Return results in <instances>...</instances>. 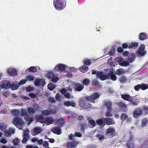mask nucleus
<instances>
[{"instance_id": "nucleus-1", "label": "nucleus", "mask_w": 148, "mask_h": 148, "mask_svg": "<svg viewBox=\"0 0 148 148\" xmlns=\"http://www.w3.org/2000/svg\"><path fill=\"white\" fill-rule=\"evenodd\" d=\"M113 73L112 70H110V73H108V75H104L102 72L98 71L97 74V77L101 81H104L110 78L112 80L115 81L116 80L117 77L116 75L113 74Z\"/></svg>"}, {"instance_id": "nucleus-2", "label": "nucleus", "mask_w": 148, "mask_h": 148, "mask_svg": "<svg viewBox=\"0 0 148 148\" xmlns=\"http://www.w3.org/2000/svg\"><path fill=\"white\" fill-rule=\"evenodd\" d=\"M64 3L66 4L65 0H54L53 4L57 10H62L64 7Z\"/></svg>"}, {"instance_id": "nucleus-3", "label": "nucleus", "mask_w": 148, "mask_h": 148, "mask_svg": "<svg viewBox=\"0 0 148 148\" xmlns=\"http://www.w3.org/2000/svg\"><path fill=\"white\" fill-rule=\"evenodd\" d=\"M12 123L17 127L18 126H21L24 124L22 118L19 117H14Z\"/></svg>"}, {"instance_id": "nucleus-4", "label": "nucleus", "mask_w": 148, "mask_h": 148, "mask_svg": "<svg viewBox=\"0 0 148 148\" xmlns=\"http://www.w3.org/2000/svg\"><path fill=\"white\" fill-rule=\"evenodd\" d=\"M115 131V130L114 127H108L106 130L105 135L108 136L110 138H112L116 135Z\"/></svg>"}, {"instance_id": "nucleus-5", "label": "nucleus", "mask_w": 148, "mask_h": 148, "mask_svg": "<svg viewBox=\"0 0 148 148\" xmlns=\"http://www.w3.org/2000/svg\"><path fill=\"white\" fill-rule=\"evenodd\" d=\"M100 95L97 92H95L90 96H87L86 97V99L89 101H90L93 103H95V100L96 99L99 98Z\"/></svg>"}, {"instance_id": "nucleus-6", "label": "nucleus", "mask_w": 148, "mask_h": 148, "mask_svg": "<svg viewBox=\"0 0 148 148\" xmlns=\"http://www.w3.org/2000/svg\"><path fill=\"white\" fill-rule=\"evenodd\" d=\"M47 77L49 79H51L52 82L54 83L57 82L59 79V77L56 76L52 71L48 73Z\"/></svg>"}, {"instance_id": "nucleus-7", "label": "nucleus", "mask_w": 148, "mask_h": 148, "mask_svg": "<svg viewBox=\"0 0 148 148\" xmlns=\"http://www.w3.org/2000/svg\"><path fill=\"white\" fill-rule=\"evenodd\" d=\"M134 136L132 135H130L129 139L127 140L126 144L128 148H134Z\"/></svg>"}, {"instance_id": "nucleus-8", "label": "nucleus", "mask_w": 148, "mask_h": 148, "mask_svg": "<svg viewBox=\"0 0 148 148\" xmlns=\"http://www.w3.org/2000/svg\"><path fill=\"white\" fill-rule=\"evenodd\" d=\"M138 46V43L133 42L128 45L127 43H124L122 45V48L125 49L128 47L130 49L133 48L134 49L136 48Z\"/></svg>"}, {"instance_id": "nucleus-9", "label": "nucleus", "mask_w": 148, "mask_h": 148, "mask_svg": "<svg viewBox=\"0 0 148 148\" xmlns=\"http://www.w3.org/2000/svg\"><path fill=\"white\" fill-rule=\"evenodd\" d=\"M143 110L142 109L140 108H138L135 109L133 112V116L135 118H137V117L142 114Z\"/></svg>"}, {"instance_id": "nucleus-10", "label": "nucleus", "mask_w": 148, "mask_h": 148, "mask_svg": "<svg viewBox=\"0 0 148 148\" xmlns=\"http://www.w3.org/2000/svg\"><path fill=\"white\" fill-rule=\"evenodd\" d=\"M61 127L59 126H55L52 128L51 131L55 134L60 135L62 133V129Z\"/></svg>"}, {"instance_id": "nucleus-11", "label": "nucleus", "mask_w": 148, "mask_h": 148, "mask_svg": "<svg viewBox=\"0 0 148 148\" xmlns=\"http://www.w3.org/2000/svg\"><path fill=\"white\" fill-rule=\"evenodd\" d=\"M73 84L74 85L75 87V90L77 91H80L84 88L83 85L80 84L79 83L73 82Z\"/></svg>"}, {"instance_id": "nucleus-12", "label": "nucleus", "mask_w": 148, "mask_h": 148, "mask_svg": "<svg viewBox=\"0 0 148 148\" xmlns=\"http://www.w3.org/2000/svg\"><path fill=\"white\" fill-rule=\"evenodd\" d=\"M104 123L107 125H110L115 123V121L112 118L107 117L104 119Z\"/></svg>"}, {"instance_id": "nucleus-13", "label": "nucleus", "mask_w": 148, "mask_h": 148, "mask_svg": "<svg viewBox=\"0 0 148 148\" xmlns=\"http://www.w3.org/2000/svg\"><path fill=\"white\" fill-rule=\"evenodd\" d=\"M66 67L65 64H59L55 66V69H56V71H57V69H58V71H63L65 70Z\"/></svg>"}, {"instance_id": "nucleus-14", "label": "nucleus", "mask_w": 148, "mask_h": 148, "mask_svg": "<svg viewBox=\"0 0 148 148\" xmlns=\"http://www.w3.org/2000/svg\"><path fill=\"white\" fill-rule=\"evenodd\" d=\"M103 105L107 108V109L109 110L112 109V103L110 100H104L103 101Z\"/></svg>"}, {"instance_id": "nucleus-15", "label": "nucleus", "mask_w": 148, "mask_h": 148, "mask_svg": "<svg viewBox=\"0 0 148 148\" xmlns=\"http://www.w3.org/2000/svg\"><path fill=\"white\" fill-rule=\"evenodd\" d=\"M77 144L75 141H69L66 143V147L68 148H74L76 147Z\"/></svg>"}, {"instance_id": "nucleus-16", "label": "nucleus", "mask_w": 148, "mask_h": 148, "mask_svg": "<svg viewBox=\"0 0 148 148\" xmlns=\"http://www.w3.org/2000/svg\"><path fill=\"white\" fill-rule=\"evenodd\" d=\"M65 121L63 118H61L57 119L55 122L56 124L60 127H62L64 125Z\"/></svg>"}, {"instance_id": "nucleus-17", "label": "nucleus", "mask_w": 148, "mask_h": 148, "mask_svg": "<svg viewBox=\"0 0 148 148\" xmlns=\"http://www.w3.org/2000/svg\"><path fill=\"white\" fill-rule=\"evenodd\" d=\"M145 49V46L143 44H141L140 45L138 50V54L142 56L144 55L145 54L144 50Z\"/></svg>"}, {"instance_id": "nucleus-18", "label": "nucleus", "mask_w": 148, "mask_h": 148, "mask_svg": "<svg viewBox=\"0 0 148 148\" xmlns=\"http://www.w3.org/2000/svg\"><path fill=\"white\" fill-rule=\"evenodd\" d=\"M7 73L11 76H16L17 74L16 70L12 68L8 69Z\"/></svg>"}, {"instance_id": "nucleus-19", "label": "nucleus", "mask_w": 148, "mask_h": 148, "mask_svg": "<svg viewBox=\"0 0 148 148\" xmlns=\"http://www.w3.org/2000/svg\"><path fill=\"white\" fill-rule=\"evenodd\" d=\"M64 105L66 106L69 107L71 106L73 107H74L76 106V103L73 101H67L64 102Z\"/></svg>"}, {"instance_id": "nucleus-20", "label": "nucleus", "mask_w": 148, "mask_h": 148, "mask_svg": "<svg viewBox=\"0 0 148 148\" xmlns=\"http://www.w3.org/2000/svg\"><path fill=\"white\" fill-rule=\"evenodd\" d=\"M121 98L124 100L129 101L131 100V99L132 97L129 95L122 94L121 95Z\"/></svg>"}, {"instance_id": "nucleus-21", "label": "nucleus", "mask_w": 148, "mask_h": 148, "mask_svg": "<svg viewBox=\"0 0 148 148\" xmlns=\"http://www.w3.org/2000/svg\"><path fill=\"white\" fill-rule=\"evenodd\" d=\"M79 105L81 108H85L86 107V104L85 101L82 99H80L79 101Z\"/></svg>"}, {"instance_id": "nucleus-22", "label": "nucleus", "mask_w": 148, "mask_h": 148, "mask_svg": "<svg viewBox=\"0 0 148 148\" xmlns=\"http://www.w3.org/2000/svg\"><path fill=\"white\" fill-rule=\"evenodd\" d=\"M135 55L134 53H132L131 54L128 56V58L127 60V61L129 63H131L133 62L134 61V59Z\"/></svg>"}, {"instance_id": "nucleus-23", "label": "nucleus", "mask_w": 148, "mask_h": 148, "mask_svg": "<svg viewBox=\"0 0 148 148\" xmlns=\"http://www.w3.org/2000/svg\"><path fill=\"white\" fill-rule=\"evenodd\" d=\"M45 121L46 124L48 125L52 123L53 121V120L52 118L48 117L46 118Z\"/></svg>"}, {"instance_id": "nucleus-24", "label": "nucleus", "mask_w": 148, "mask_h": 148, "mask_svg": "<svg viewBox=\"0 0 148 148\" xmlns=\"http://www.w3.org/2000/svg\"><path fill=\"white\" fill-rule=\"evenodd\" d=\"M97 123L99 126H104L105 123L104 122L103 120L101 118L99 119L96 121Z\"/></svg>"}, {"instance_id": "nucleus-25", "label": "nucleus", "mask_w": 148, "mask_h": 148, "mask_svg": "<svg viewBox=\"0 0 148 148\" xmlns=\"http://www.w3.org/2000/svg\"><path fill=\"white\" fill-rule=\"evenodd\" d=\"M117 104L119 107L120 108H127V106L123 101H119Z\"/></svg>"}, {"instance_id": "nucleus-26", "label": "nucleus", "mask_w": 148, "mask_h": 148, "mask_svg": "<svg viewBox=\"0 0 148 148\" xmlns=\"http://www.w3.org/2000/svg\"><path fill=\"white\" fill-rule=\"evenodd\" d=\"M125 69H119L116 71L115 73L118 75H120L125 73Z\"/></svg>"}, {"instance_id": "nucleus-27", "label": "nucleus", "mask_w": 148, "mask_h": 148, "mask_svg": "<svg viewBox=\"0 0 148 148\" xmlns=\"http://www.w3.org/2000/svg\"><path fill=\"white\" fill-rule=\"evenodd\" d=\"M147 34L145 32H142L140 34L139 36V39L141 40H143L146 39Z\"/></svg>"}, {"instance_id": "nucleus-28", "label": "nucleus", "mask_w": 148, "mask_h": 148, "mask_svg": "<svg viewBox=\"0 0 148 148\" xmlns=\"http://www.w3.org/2000/svg\"><path fill=\"white\" fill-rule=\"evenodd\" d=\"M131 105L135 107L137 106L139 103V101H135L132 97L131 99V100L130 101Z\"/></svg>"}, {"instance_id": "nucleus-29", "label": "nucleus", "mask_w": 148, "mask_h": 148, "mask_svg": "<svg viewBox=\"0 0 148 148\" xmlns=\"http://www.w3.org/2000/svg\"><path fill=\"white\" fill-rule=\"evenodd\" d=\"M11 112L13 116L18 117L19 112V110H17L13 109L11 110Z\"/></svg>"}, {"instance_id": "nucleus-30", "label": "nucleus", "mask_w": 148, "mask_h": 148, "mask_svg": "<svg viewBox=\"0 0 148 148\" xmlns=\"http://www.w3.org/2000/svg\"><path fill=\"white\" fill-rule=\"evenodd\" d=\"M28 115V112L26 109L23 108L21 109L20 110V115L22 116H26Z\"/></svg>"}, {"instance_id": "nucleus-31", "label": "nucleus", "mask_w": 148, "mask_h": 148, "mask_svg": "<svg viewBox=\"0 0 148 148\" xmlns=\"http://www.w3.org/2000/svg\"><path fill=\"white\" fill-rule=\"evenodd\" d=\"M34 131L35 134L34 135H37L40 133L41 132V129L38 127H36L34 128Z\"/></svg>"}, {"instance_id": "nucleus-32", "label": "nucleus", "mask_w": 148, "mask_h": 148, "mask_svg": "<svg viewBox=\"0 0 148 148\" xmlns=\"http://www.w3.org/2000/svg\"><path fill=\"white\" fill-rule=\"evenodd\" d=\"M90 83V80L88 79H84L82 81V83L83 85L87 86Z\"/></svg>"}, {"instance_id": "nucleus-33", "label": "nucleus", "mask_w": 148, "mask_h": 148, "mask_svg": "<svg viewBox=\"0 0 148 148\" xmlns=\"http://www.w3.org/2000/svg\"><path fill=\"white\" fill-rule=\"evenodd\" d=\"M34 77L32 75H29L26 77V79L27 80L29 81H33L34 79Z\"/></svg>"}, {"instance_id": "nucleus-34", "label": "nucleus", "mask_w": 148, "mask_h": 148, "mask_svg": "<svg viewBox=\"0 0 148 148\" xmlns=\"http://www.w3.org/2000/svg\"><path fill=\"white\" fill-rule=\"evenodd\" d=\"M19 86L18 85L16 84H11L10 86V88L12 90H15L17 89Z\"/></svg>"}, {"instance_id": "nucleus-35", "label": "nucleus", "mask_w": 148, "mask_h": 148, "mask_svg": "<svg viewBox=\"0 0 148 148\" xmlns=\"http://www.w3.org/2000/svg\"><path fill=\"white\" fill-rule=\"evenodd\" d=\"M88 70V67L84 65L82 66L81 68H80L79 70L83 73L86 72Z\"/></svg>"}, {"instance_id": "nucleus-36", "label": "nucleus", "mask_w": 148, "mask_h": 148, "mask_svg": "<svg viewBox=\"0 0 148 148\" xmlns=\"http://www.w3.org/2000/svg\"><path fill=\"white\" fill-rule=\"evenodd\" d=\"M89 123L91 125V128H93L96 125V123L95 120L93 119H90L89 120Z\"/></svg>"}, {"instance_id": "nucleus-37", "label": "nucleus", "mask_w": 148, "mask_h": 148, "mask_svg": "<svg viewBox=\"0 0 148 148\" xmlns=\"http://www.w3.org/2000/svg\"><path fill=\"white\" fill-rule=\"evenodd\" d=\"M127 80V78L125 75H123L119 78V82L121 83H124L126 82Z\"/></svg>"}, {"instance_id": "nucleus-38", "label": "nucleus", "mask_w": 148, "mask_h": 148, "mask_svg": "<svg viewBox=\"0 0 148 148\" xmlns=\"http://www.w3.org/2000/svg\"><path fill=\"white\" fill-rule=\"evenodd\" d=\"M127 117V115L125 113H122L120 116L121 119L122 121H124Z\"/></svg>"}, {"instance_id": "nucleus-39", "label": "nucleus", "mask_w": 148, "mask_h": 148, "mask_svg": "<svg viewBox=\"0 0 148 148\" xmlns=\"http://www.w3.org/2000/svg\"><path fill=\"white\" fill-rule=\"evenodd\" d=\"M51 112V111L49 110H45L42 112V114L44 115L49 116Z\"/></svg>"}, {"instance_id": "nucleus-40", "label": "nucleus", "mask_w": 148, "mask_h": 148, "mask_svg": "<svg viewBox=\"0 0 148 148\" xmlns=\"http://www.w3.org/2000/svg\"><path fill=\"white\" fill-rule=\"evenodd\" d=\"M28 71L29 72L32 73H35L37 71V69L34 66H32L30 67L28 69Z\"/></svg>"}, {"instance_id": "nucleus-41", "label": "nucleus", "mask_w": 148, "mask_h": 148, "mask_svg": "<svg viewBox=\"0 0 148 148\" xmlns=\"http://www.w3.org/2000/svg\"><path fill=\"white\" fill-rule=\"evenodd\" d=\"M37 120L38 122L43 123L45 120V118L43 116L41 115L38 117Z\"/></svg>"}, {"instance_id": "nucleus-42", "label": "nucleus", "mask_w": 148, "mask_h": 148, "mask_svg": "<svg viewBox=\"0 0 148 148\" xmlns=\"http://www.w3.org/2000/svg\"><path fill=\"white\" fill-rule=\"evenodd\" d=\"M25 119L27 121H28V124H30L33 121V118L32 117H29L28 116L25 118Z\"/></svg>"}, {"instance_id": "nucleus-43", "label": "nucleus", "mask_w": 148, "mask_h": 148, "mask_svg": "<svg viewBox=\"0 0 148 148\" xmlns=\"http://www.w3.org/2000/svg\"><path fill=\"white\" fill-rule=\"evenodd\" d=\"M27 110L28 112L30 114H34L35 112L34 109L32 107L28 108Z\"/></svg>"}, {"instance_id": "nucleus-44", "label": "nucleus", "mask_w": 148, "mask_h": 148, "mask_svg": "<svg viewBox=\"0 0 148 148\" xmlns=\"http://www.w3.org/2000/svg\"><path fill=\"white\" fill-rule=\"evenodd\" d=\"M112 111V109L108 110L107 109V112L106 114V116L107 117H111L112 116V114L111 113Z\"/></svg>"}, {"instance_id": "nucleus-45", "label": "nucleus", "mask_w": 148, "mask_h": 148, "mask_svg": "<svg viewBox=\"0 0 148 148\" xmlns=\"http://www.w3.org/2000/svg\"><path fill=\"white\" fill-rule=\"evenodd\" d=\"M141 87L142 90H144L148 88V84L145 83L141 84Z\"/></svg>"}, {"instance_id": "nucleus-46", "label": "nucleus", "mask_w": 148, "mask_h": 148, "mask_svg": "<svg viewBox=\"0 0 148 148\" xmlns=\"http://www.w3.org/2000/svg\"><path fill=\"white\" fill-rule=\"evenodd\" d=\"M3 86V88H8L10 87V83L9 82H7L4 83Z\"/></svg>"}, {"instance_id": "nucleus-47", "label": "nucleus", "mask_w": 148, "mask_h": 148, "mask_svg": "<svg viewBox=\"0 0 148 148\" xmlns=\"http://www.w3.org/2000/svg\"><path fill=\"white\" fill-rule=\"evenodd\" d=\"M41 82V79H36L34 82V84L36 86H40V84Z\"/></svg>"}, {"instance_id": "nucleus-48", "label": "nucleus", "mask_w": 148, "mask_h": 148, "mask_svg": "<svg viewBox=\"0 0 148 148\" xmlns=\"http://www.w3.org/2000/svg\"><path fill=\"white\" fill-rule=\"evenodd\" d=\"M47 100L50 103H54L56 102V100L55 99L52 97H49L47 99Z\"/></svg>"}, {"instance_id": "nucleus-49", "label": "nucleus", "mask_w": 148, "mask_h": 148, "mask_svg": "<svg viewBox=\"0 0 148 148\" xmlns=\"http://www.w3.org/2000/svg\"><path fill=\"white\" fill-rule=\"evenodd\" d=\"M147 122L148 121L147 119H143L142 121V127H143L146 126Z\"/></svg>"}, {"instance_id": "nucleus-50", "label": "nucleus", "mask_w": 148, "mask_h": 148, "mask_svg": "<svg viewBox=\"0 0 148 148\" xmlns=\"http://www.w3.org/2000/svg\"><path fill=\"white\" fill-rule=\"evenodd\" d=\"M120 65L122 66H126L129 65V64L127 61H124L120 63Z\"/></svg>"}, {"instance_id": "nucleus-51", "label": "nucleus", "mask_w": 148, "mask_h": 148, "mask_svg": "<svg viewBox=\"0 0 148 148\" xmlns=\"http://www.w3.org/2000/svg\"><path fill=\"white\" fill-rule=\"evenodd\" d=\"M115 48L114 47H112L110 51L109 52V54L111 56L114 55L115 53Z\"/></svg>"}, {"instance_id": "nucleus-52", "label": "nucleus", "mask_w": 148, "mask_h": 148, "mask_svg": "<svg viewBox=\"0 0 148 148\" xmlns=\"http://www.w3.org/2000/svg\"><path fill=\"white\" fill-rule=\"evenodd\" d=\"M26 90L27 92H29L33 91L34 90V88L33 87L28 86L26 88Z\"/></svg>"}, {"instance_id": "nucleus-53", "label": "nucleus", "mask_w": 148, "mask_h": 148, "mask_svg": "<svg viewBox=\"0 0 148 148\" xmlns=\"http://www.w3.org/2000/svg\"><path fill=\"white\" fill-rule=\"evenodd\" d=\"M29 96L33 99L36 98L37 97V95L33 93H31L29 95Z\"/></svg>"}, {"instance_id": "nucleus-54", "label": "nucleus", "mask_w": 148, "mask_h": 148, "mask_svg": "<svg viewBox=\"0 0 148 148\" xmlns=\"http://www.w3.org/2000/svg\"><path fill=\"white\" fill-rule=\"evenodd\" d=\"M134 89L136 91H138L140 89H141V84H138L135 86Z\"/></svg>"}, {"instance_id": "nucleus-55", "label": "nucleus", "mask_w": 148, "mask_h": 148, "mask_svg": "<svg viewBox=\"0 0 148 148\" xmlns=\"http://www.w3.org/2000/svg\"><path fill=\"white\" fill-rule=\"evenodd\" d=\"M12 142L14 145L17 146L18 145L19 140L18 139H15L13 140Z\"/></svg>"}, {"instance_id": "nucleus-56", "label": "nucleus", "mask_w": 148, "mask_h": 148, "mask_svg": "<svg viewBox=\"0 0 148 148\" xmlns=\"http://www.w3.org/2000/svg\"><path fill=\"white\" fill-rule=\"evenodd\" d=\"M55 98L56 100L58 101H60L61 100V96L59 93H57L56 94Z\"/></svg>"}, {"instance_id": "nucleus-57", "label": "nucleus", "mask_w": 148, "mask_h": 148, "mask_svg": "<svg viewBox=\"0 0 148 148\" xmlns=\"http://www.w3.org/2000/svg\"><path fill=\"white\" fill-rule=\"evenodd\" d=\"M144 145L142 144L141 145V147H144L145 145L148 144V137L145 139V140L144 141Z\"/></svg>"}, {"instance_id": "nucleus-58", "label": "nucleus", "mask_w": 148, "mask_h": 148, "mask_svg": "<svg viewBox=\"0 0 148 148\" xmlns=\"http://www.w3.org/2000/svg\"><path fill=\"white\" fill-rule=\"evenodd\" d=\"M1 148H17L14 146H7L6 145H3L1 147Z\"/></svg>"}, {"instance_id": "nucleus-59", "label": "nucleus", "mask_w": 148, "mask_h": 148, "mask_svg": "<svg viewBox=\"0 0 148 148\" xmlns=\"http://www.w3.org/2000/svg\"><path fill=\"white\" fill-rule=\"evenodd\" d=\"M5 135L6 137H9L11 135L9 130H6L4 132Z\"/></svg>"}, {"instance_id": "nucleus-60", "label": "nucleus", "mask_w": 148, "mask_h": 148, "mask_svg": "<svg viewBox=\"0 0 148 148\" xmlns=\"http://www.w3.org/2000/svg\"><path fill=\"white\" fill-rule=\"evenodd\" d=\"M92 84L95 86L97 87L99 85V83L97 81H94L92 82Z\"/></svg>"}, {"instance_id": "nucleus-61", "label": "nucleus", "mask_w": 148, "mask_h": 148, "mask_svg": "<svg viewBox=\"0 0 148 148\" xmlns=\"http://www.w3.org/2000/svg\"><path fill=\"white\" fill-rule=\"evenodd\" d=\"M46 82L43 79H41V82L40 84V86H41L43 87L45 84Z\"/></svg>"}, {"instance_id": "nucleus-62", "label": "nucleus", "mask_w": 148, "mask_h": 148, "mask_svg": "<svg viewBox=\"0 0 148 148\" xmlns=\"http://www.w3.org/2000/svg\"><path fill=\"white\" fill-rule=\"evenodd\" d=\"M75 136H76L78 137H80L82 136L81 134L79 132H76L74 135Z\"/></svg>"}, {"instance_id": "nucleus-63", "label": "nucleus", "mask_w": 148, "mask_h": 148, "mask_svg": "<svg viewBox=\"0 0 148 148\" xmlns=\"http://www.w3.org/2000/svg\"><path fill=\"white\" fill-rule=\"evenodd\" d=\"M84 64L85 65H89L91 63V62L90 60H85L84 61Z\"/></svg>"}, {"instance_id": "nucleus-64", "label": "nucleus", "mask_w": 148, "mask_h": 148, "mask_svg": "<svg viewBox=\"0 0 148 148\" xmlns=\"http://www.w3.org/2000/svg\"><path fill=\"white\" fill-rule=\"evenodd\" d=\"M0 142L3 144H6L7 143V141L4 138H2L0 140Z\"/></svg>"}]
</instances>
